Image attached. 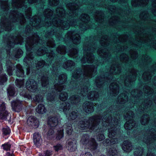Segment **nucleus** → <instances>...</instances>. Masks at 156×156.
Wrapping results in <instances>:
<instances>
[{
  "instance_id": "f257e3e1",
  "label": "nucleus",
  "mask_w": 156,
  "mask_h": 156,
  "mask_svg": "<svg viewBox=\"0 0 156 156\" xmlns=\"http://www.w3.org/2000/svg\"><path fill=\"white\" fill-rule=\"evenodd\" d=\"M82 0H76L75 2L69 3L66 5V7L68 9L69 13L66 14L63 7H61L58 8L56 10V15L52 20L51 23V17L52 15L53 12L49 9H46L44 12L45 17L44 23H42L40 17L35 16L32 18L30 20V25H27L25 29V34L26 35V44L25 45L27 50V55L24 59V62L29 66L31 64V61L33 62L34 56L32 54L33 50L35 49V47L37 46H39L41 43L44 46L45 45V42H44L41 39L40 40L37 34L35 33H33L32 30L33 27L36 29L40 28L42 26L48 27L50 26L51 24L56 27V31L58 29L63 30L68 29L70 26H79L80 29L82 31H84L89 28H93L90 25V17L87 14H83L81 15L79 19L77 21L74 20L73 18L75 16H77L78 11V8L80 6L82 5Z\"/></svg>"
},
{
  "instance_id": "f03ea898",
  "label": "nucleus",
  "mask_w": 156,
  "mask_h": 156,
  "mask_svg": "<svg viewBox=\"0 0 156 156\" xmlns=\"http://www.w3.org/2000/svg\"><path fill=\"white\" fill-rule=\"evenodd\" d=\"M134 31L137 34L136 41V43L137 42V44H134L132 39H128L126 35H117L115 36L113 39H110V41L107 35H103L101 38L100 35L98 37L91 36L89 38L87 37L83 44L84 52L83 57L81 60L82 62L83 63L86 62L92 63L94 61V57L92 52H94L96 49V45L95 44V41L96 40L100 41L101 44L104 47L98 50V54L105 60H108L111 56L110 52L105 47L109 44V42L117 44L119 42L122 45H117V48L118 51H128L131 58L133 60H135L138 55L136 49L134 48L140 47L141 44H144V29L140 27L134 30Z\"/></svg>"
},
{
  "instance_id": "7ed1b4c3",
  "label": "nucleus",
  "mask_w": 156,
  "mask_h": 156,
  "mask_svg": "<svg viewBox=\"0 0 156 156\" xmlns=\"http://www.w3.org/2000/svg\"><path fill=\"white\" fill-rule=\"evenodd\" d=\"M116 108L114 106L110 107L104 112V117L102 119V123L103 126H111L108 129V136L109 138L115 137L118 131L117 127L122 113L119 114V110Z\"/></svg>"
},
{
  "instance_id": "20e7f679",
  "label": "nucleus",
  "mask_w": 156,
  "mask_h": 156,
  "mask_svg": "<svg viewBox=\"0 0 156 156\" xmlns=\"http://www.w3.org/2000/svg\"><path fill=\"white\" fill-rule=\"evenodd\" d=\"M131 97L129 100L127 92L120 94L118 98L117 103L123 104L128 101L135 105H138V109L139 112H142L149 107L152 104V101L150 100H144L142 99L141 96L142 92L140 89H136L132 90L131 92Z\"/></svg>"
},
{
  "instance_id": "39448f33",
  "label": "nucleus",
  "mask_w": 156,
  "mask_h": 156,
  "mask_svg": "<svg viewBox=\"0 0 156 156\" xmlns=\"http://www.w3.org/2000/svg\"><path fill=\"white\" fill-rule=\"evenodd\" d=\"M82 0L83 2V0ZM98 0V2H100L99 4H97L96 5L98 6H103L105 8H107L109 10V12L111 14H113L114 13H118L120 15V16L124 17L122 20H121L120 17L117 16H113L109 21V24L110 25L114 26V27L119 29H121L122 27L126 28L125 23L126 22L129 21V20H126V17L128 18L126 11L125 10H122L121 9H120V11H118V9H116L115 6L103 4L104 2H103L102 0ZM79 1H80V0H79Z\"/></svg>"
},
{
  "instance_id": "423d86ee",
  "label": "nucleus",
  "mask_w": 156,
  "mask_h": 156,
  "mask_svg": "<svg viewBox=\"0 0 156 156\" xmlns=\"http://www.w3.org/2000/svg\"><path fill=\"white\" fill-rule=\"evenodd\" d=\"M55 29H51L50 31L48 32L45 35L46 38H49L46 43L47 46L50 48H53L55 46L54 41L51 38L52 35H55V37L60 41H63L65 42H69L72 41L73 44H79L81 42V38L79 35L76 33L74 31H68L63 38L62 37V31L59 30L58 31L55 32Z\"/></svg>"
},
{
  "instance_id": "0eeeda50",
  "label": "nucleus",
  "mask_w": 156,
  "mask_h": 156,
  "mask_svg": "<svg viewBox=\"0 0 156 156\" xmlns=\"http://www.w3.org/2000/svg\"><path fill=\"white\" fill-rule=\"evenodd\" d=\"M2 17L1 19L0 24V33L4 30L9 31L11 30L12 25L11 22H19L23 25L25 22L23 15L21 13H19L16 10L12 11L9 15Z\"/></svg>"
},
{
  "instance_id": "6e6552de",
  "label": "nucleus",
  "mask_w": 156,
  "mask_h": 156,
  "mask_svg": "<svg viewBox=\"0 0 156 156\" xmlns=\"http://www.w3.org/2000/svg\"><path fill=\"white\" fill-rule=\"evenodd\" d=\"M95 65H83L81 69L76 68L73 71L72 80L75 82L78 79H88L95 75L97 67L99 65L98 61H95Z\"/></svg>"
},
{
  "instance_id": "1a4fd4ad",
  "label": "nucleus",
  "mask_w": 156,
  "mask_h": 156,
  "mask_svg": "<svg viewBox=\"0 0 156 156\" xmlns=\"http://www.w3.org/2000/svg\"><path fill=\"white\" fill-rule=\"evenodd\" d=\"M120 59L121 62L126 64V68L128 67V73L126 74V76L123 80L125 86L129 87L133 82L135 80L136 76H141L142 73L140 72L137 71L133 68L132 65L130 66L131 61L129 59L128 55L126 54H123L120 56Z\"/></svg>"
},
{
  "instance_id": "9d476101",
  "label": "nucleus",
  "mask_w": 156,
  "mask_h": 156,
  "mask_svg": "<svg viewBox=\"0 0 156 156\" xmlns=\"http://www.w3.org/2000/svg\"><path fill=\"white\" fill-rule=\"evenodd\" d=\"M121 72L120 66L118 63L113 64L111 66L109 72L105 73V75L101 76H98L96 77L95 84L98 87L103 86L106 82H109L111 80L114 74H118Z\"/></svg>"
},
{
  "instance_id": "9b49d317",
  "label": "nucleus",
  "mask_w": 156,
  "mask_h": 156,
  "mask_svg": "<svg viewBox=\"0 0 156 156\" xmlns=\"http://www.w3.org/2000/svg\"><path fill=\"white\" fill-rule=\"evenodd\" d=\"M102 117L96 115L89 118L88 120L84 119L79 122V125L82 129L88 128L91 130L95 129L102 120Z\"/></svg>"
},
{
  "instance_id": "f8f14e48",
  "label": "nucleus",
  "mask_w": 156,
  "mask_h": 156,
  "mask_svg": "<svg viewBox=\"0 0 156 156\" xmlns=\"http://www.w3.org/2000/svg\"><path fill=\"white\" fill-rule=\"evenodd\" d=\"M23 37L19 34H15L10 35H6L3 36V39L5 41L7 42L9 46L8 49L6 48L8 55L10 53V48L13 47L15 44H19L21 45L23 42Z\"/></svg>"
},
{
  "instance_id": "ddd939ff",
  "label": "nucleus",
  "mask_w": 156,
  "mask_h": 156,
  "mask_svg": "<svg viewBox=\"0 0 156 156\" xmlns=\"http://www.w3.org/2000/svg\"><path fill=\"white\" fill-rule=\"evenodd\" d=\"M135 138L137 140H142L144 142L148 145L156 140V131L154 129H151L144 134L143 139L140 137V135L135 136Z\"/></svg>"
},
{
  "instance_id": "4468645a",
  "label": "nucleus",
  "mask_w": 156,
  "mask_h": 156,
  "mask_svg": "<svg viewBox=\"0 0 156 156\" xmlns=\"http://www.w3.org/2000/svg\"><path fill=\"white\" fill-rule=\"evenodd\" d=\"M67 75L65 73L60 75L58 77V83L55 84L54 88L56 90L60 92L65 89L66 86L62 85L64 84L67 81Z\"/></svg>"
},
{
  "instance_id": "2eb2a0df",
  "label": "nucleus",
  "mask_w": 156,
  "mask_h": 156,
  "mask_svg": "<svg viewBox=\"0 0 156 156\" xmlns=\"http://www.w3.org/2000/svg\"><path fill=\"white\" fill-rule=\"evenodd\" d=\"M64 128L65 129L66 133L68 134L71 135V134L73 129L71 124L66 123L63 125L62 127L58 130L56 137L57 140H59L63 137Z\"/></svg>"
},
{
  "instance_id": "dca6fc26",
  "label": "nucleus",
  "mask_w": 156,
  "mask_h": 156,
  "mask_svg": "<svg viewBox=\"0 0 156 156\" xmlns=\"http://www.w3.org/2000/svg\"><path fill=\"white\" fill-rule=\"evenodd\" d=\"M149 0H132L131 4L134 7L138 6H144L147 5ZM127 0H119V2L120 3L123 2L125 4V5L126 6V8L127 9L128 4L127 3Z\"/></svg>"
},
{
  "instance_id": "f3484780",
  "label": "nucleus",
  "mask_w": 156,
  "mask_h": 156,
  "mask_svg": "<svg viewBox=\"0 0 156 156\" xmlns=\"http://www.w3.org/2000/svg\"><path fill=\"white\" fill-rule=\"evenodd\" d=\"M156 72V63H154L147 71H145L142 75L143 80L145 81H148L151 79L153 73Z\"/></svg>"
},
{
  "instance_id": "a211bd4d",
  "label": "nucleus",
  "mask_w": 156,
  "mask_h": 156,
  "mask_svg": "<svg viewBox=\"0 0 156 156\" xmlns=\"http://www.w3.org/2000/svg\"><path fill=\"white\" fill-rule=\"evenodd\" d=\"M26 85L27 89L31 92H35L37 89V84L33 79H29L28 80Z\"/></svg>"
},
{
  "instance_id": "6ab92c4d",
  "label": "nucleus",
  "mask_w": 156,
  "mask_h": 156,
  "mask_svg": "<svg viewBox=\"0 0 156 156\" xmlns=\"http://www.w3.org/2000/svg\"><path fill=\"white\" fill-rule=\"evenodd\" d=\"M89 86V84L88 81L83 84L81 83L80 86H78L77 93L83 96H85L87 92Z\"/></svg>"
},
{
  "instance_id": "aec40b11",
  "label": "nucleus",
  "mask_w": 156,
  "mask_h": 156,
  "mask_svg": "<svg viewBox=\"0 0 156 156\" xmlns=\"http://www.w3.org/2000/svg\"><path fill=\"white\" fill-rule=\"evenodd\" d=\"M110 93L112 96H116L119 92V87L115 81L112 83L109 86Z\"/></svg>"
},
{
  "instance_id": "412c9836",
  "label": "nucleus",
  "mask_w": 156,
  "mask_h": 156,
  "mask_svg": "<svg viewBox=\"0 0 156 156\" xmlns=\"http://www.w3.org/2000/svg\"><path fill=\"white\" fill-rule=\"evenodd\" d=\"M83 108L86 113H91L94 111V104L91 101H86L83 104Z\"/></svg>"
},
{
  "instance_id": "4be33fe9",
  "label": "nucleus",
  "mask_w": 156,
  "mask_h": 156,
  "mask_svg": "<svg viewBox=\"0 0 156 156\" xmlns=\"http://www.w3.org/2000/svg\"><path fill=\"white\" fill-rule=\"evenodd\" d=\"M28 125L32 128H36L39 125V122L37 119L34 116L29 117L27 120Z\"/></svg>"
},
{
  "instance_id": "5701e85b",
  "label": "nucleus",
  "mask_w": 156,
  "mask_h": 156,
  "mask_svg": "<svg viewBox=\"0 0 156 156\" xmlns=\"http://www.w3.org/2000/svg\"><path fill=\"white\" fill-rule=\"evenodd\" d=\"M151 61V58L147 55H143L140 58V60H139L137 63H139L140 65L146 66L148 65Z\"/></svg>"
},
{
  "instance_id": "b1692460",
  "label": "nucleus",
  "mask_w": 156,
  "mask_h": 156,
  "mask_svg": "<svg viewBox=\"0 0 156 156\" xmlns=\"http://www.w3.org/2000/svg\"><path fill=\"white\" fill-rule=\"evenodd\" d=\"M75 63L71 60H68L63 64V68L67 70L71 71L74 68Z\"/></svg>"
},
{
  "instance_id": "393cba45",
  "label": "nucleus",
  "mask_w": 156,
  "mask_h": 156,
  "mask_svg": "<svg viewBox=\"0 0 156 156\" xmlns=\"http://www.w3.org/2000/svg\"><path fill=\"white\" fill-rule=\"evenodd\" d=\"M87 97L88 99L91 101H96L99 97V94L96 91H91L87 94Z\"/></svg>"
},
{
  "instance_id": "a878e982",
  "label": "nucleus",
  "mask_w": 156,
  "mask_h": 156,
  "mask_svg": "<svg viewBox=\"0 0 156 156\" xmlns=\"http://www.w3.org/2000/svg\"><path fill=\"white\" fill-rule=\"evenodd\" d=\"M122 147V150L126 152H130L133 148L131 143L128 140H125L123 142Z\"/></svg>"
},
{
  "instance_id": "bb28decb",
  "label": "nucleus",
  "mask_w": 156,
  "mask_h": 156,
  "mask_svg": "<svg viewBox=\"0 0 156 156\" xmlns=\"http://www.w3.org/2000/svg\"><path fill=\"white\" fill-rule=\"evenodd\" d=\"M140 17L142 21H144L143 23L144 24L147 23H151L149 15L147 11H145L142 12L140 15Z\"/></svg>"
},
{
  "instance_id": "cd10ccee",
  "label": "nucleus",
  "mask_w": 156,
  "mask_h": 156,
  "mask_svg": "<svg viewBox=\"0 0 156 156\" xmlns=\"http://www.w3.org/2000/svg\"><path fill=\"white\" fill-rule=\"evenodd\" d=\"M5 66H6L7 72L8 75L10 76H12V75L13 70L14 69L13 64L10 60H7Z\"/></svg>"
},
{
  "instance_id": "c85d7f7f",
  "label": "nucleus",
  "mask_w": 156,
  "mask_h": 156,
  "mask_svg": "<svg viewBox=\"0 0 156 156\" xmlns=\"http://www.w3.org/2000/svg\"><path fill=\"white\" fill-rule=\"evenodd\" d=\"M76 141L75 140H69L67 144L68 150L70 151H74L76 149Z\"/></svg>"
},
{
  "instance_id": "c756f323",
  "label": "nucleus",
  "mask_w": 156,
  "mask_h": 156,
  "mask_svg": "<svg viewBox=\"0 0 156 156\" xmlns=\"http://www.w3.org/2000/svg\"><path fill=\"white\" fill-rule=\"evenodd\" d=\"M12 107L13 109L16 112H20L22 109V105L19 100L13 101L12 103Z\"/></svg>"
},
{
  "instance_id": "7c9ffc66",
  "label": "nucleus",
  "mask_w": 156,
  "mask_h": 156,
  "mask_svg": "<svg viewBox=\"0 0 156 156\" xmlns=\"http://www.w3.org/2000/svg\"><path fill=\"white\" fill-rule=\"evenodd\" d=\"M94 18L96 21L100 23H101L104 20V13L101 11H97L94 15Z\"/></svg>"
},
{
  "instance_id": "2f4dec72",
  "label": "nucleus",
  "mask_w": 156,
  "mask_h": 156,
  "mask_svg": "<svg viewBox=\"0 0 156 156\" xmlns=\"http://www.w3.org/2000/svg\"><path fill=\"white\" fill-rule=\"evenodd\" d=\"M58 123V119L56 117H50L48 118V124L52 128L56 127L57 126Z\"/></svg>"
},
{
  "instance_id": "473e14b6",
  "label": "nucleus",
  "mask_w": 156,
  "mask_h": 156,
  "mask_svg": "<svg viewBox=\"0 0 156 156\" xmlns=\"http://www.w3.org/2000/svg\"><path fill=\"white\" fill-rule=\"evenodd\" d=\"M16 74L18 77H23L24 76V72L21 65L18 64L16 66Z\"/></svg>"
},
{
  "instance_id": "72a5a7b5",
  "label": "nucleus",
  "mask_w": 156,
  "mask_h": 156,
  "mask_svg": "<svg viewBox=\"0 0 156 156\" xmlns=\"http://www.w3.org/2000/svg\"><path fill=\"white\" fill-rule=\"evenodd\" d=\"M135 122L133 120H129L125 124L124 127L125 129L130 130L135 126Z\"/></svg>"
},
{
  "instance_id": "f704fd0d",
  "label": "nucleus",
  "mask_w": 156,
  "mask_h": 156,
  "mask_svg": "<svg viewBox=\"0 0 156 156\" xmlns=\"http://www.w3.org/2000/svg\"><path fill=\"white\" fill-rule=\"evenodd\" d=\"M60 63L59 62H55L53 63L52 65V68L51 69L52 70V73L53 74L57 75L58 74V70L60 66Z\"/></svg>"
},
{
  "instance_id": "c9c22d12",
  "label": "nucleus",
  "mask_w": 156,
  "mask_h": 156,
  "mask_svg": "<svg viewBox=\"0 0 156 156\" xmlns=\"http://www.w3.org/2000/svg\"><path fill=\"white\" fill-rule=\"evenodd\" d=\"M34 141L35 144L37 146L41 145V138L40 135L38 133H35L34 134Z\"/></svg>"
},
{
  "instance_id": "e433bc0d",
  "label": "nucleus",
  "mask_w": 156,
  "mask_h": 156,
  "mask_svg": "<svg viewBox=\"0 0 156 156\" xmlns=\"http://www.w3.org/2000/svg\"><path fill=\"white\" fill-rule=\"evenodd\" d=\"M80 100V97L78 95H72L69 98V100L72 104L78 105Z\"/></svg>"
},
{
  "instance_id": "4c0bfd02",
  "label": "nucleus",
  "mask_w": 156,
  "mask_h": 156,
  "mask_svg": "<svg viewBox=\"0 0 156 156\" xmlns=\"http://www.w3.org/2000/svg\"><path fill=\"white\" fill-rule=\"evenodd\" d=\"M36 110L38 113L43 114L46 112L47 109L43 104H40L37 106Z\"/></svg>"
},
{
  "instance_id": "58836bf2",
  "label": "nucleus",
  "mask_w": 156,
  "mask_h": 156,
  "mask_svg": "<svg viewBox=\"0 0 156 156\" xmlns=\"http://www.w3.org/2000/svg\"><path fill=\"white\" fill-rule=\"evenodd\" d=\"M1 4V7L2 10L6 13V12L9 10V5L8 4L7 1H0Z\"/></svg>"
},
{
  "instance_id": "ea45409f",
  "label": "nucleus",
  "mask_w": 156,
  "mask_h": 156,
  "mask_svg": "<svg viewBox=\"0 0 156 156\" xmlns=\"http://www.w3.org/2000/svg\"><path fill=\"white\" fill-rule=\"evenodd\" d=\"M88 144L89 147L92 150H95L97 148V145L94 138L90 139L89 142Z\"/></svg>"
},
{
  "instance_id": "a19ab883",
  "label": "nucleus",
  "mask_w": 156,
  "mask_h": 156,
  "mask_svg": "<svg viewBox=\"0 0 156 156\" xmlns=\"http://www.w3.org/2000/svg\"><path fill=\"white\" fill-rule=\"evenodd\" d=\"M144 150L142 147H138L134 149L133 154L134 156H143Z\"/></svg>"
},
{
  "instance_id": "79ce46f5",
  "label": "nucleus",
  "mask_w": 156,
  "mask_h": 156,
  "mask_svg": "<svg viewBox=\"0 0 156 156\" xmlns=\"http://www.w3.org/2000/svg\"><path fill=\"white\" fill-rule=\"evenodd\" d=\"M78 50L75 48L71 49L68 53L69 56L73 58H76L78 56Z\"/></svg>"
},
{
  "instance_id": "37998d69",
  "label": "nucleus",
  "mask_w": 156,
  "mask_h": 156,
  "mask_svg": "<svg viewBox=\"0 0 156 156\" xmlns=\"http://www.w3.org/2000/svg\"><path fill=\"white\" fill-rule=\"evenodd\" d=\"M150 118L148 115L145 114L141 118L140 122L143 125H145L147 124L149 121Z\"/></svg>"
},
{
  "instance_id": "c03bdc74",
  "label": "nucleus",
  "mask_w": 156,
  "mask_h": 156,
  "mask_svg": "<svg viewBox=\"0 0 156 156\" xmlns=\"http://www.w3.org/2000/svg\"><path fill=\"white\" fill-rule=\"evenodd\" d=\"M70 108V105L69 103L67 102H63L60 104V108L62 109L63 112H66L69 110Z\"/></svg>"
},
{
  "instance_id": "a18cd8bd",
  "label": "nucleus",
  "mask_w": 156,
  "mask_h": 156,
  "mask_svg": "<svg viewBox=\"0 0 156 156\" xmlns=\"http://www.w3.org/2000/svg\"><path fill=\"white\" fill-rule=\"evenodd\" d=\"M47 56L48 57L47 61L49 63H51L53 60L56 58L55 53L53 51H51L50 52L47 53Z\"/></svg>"
},
{
  "instance_id": "49530a36",
  "label": "nucleus",
  "mask_w": 156,
  "mask_h": 156,
  "mask_svg": "<svg viewBox=\"0 0 156 156\" xmlns=\"http://www.w3.org/2000/svg\"><path fill=\"white\" fill-rule=\"evenodd\" d=\"M7 90L9 96H13L14 95L15 91L14 85H10L8 88Z\"/></svg>"
},
{
  "instance_id": "de8ad7c7",
  "label": "nucleus",
  "mask_w": 156,
  "mask_h": 156,
  "mask_svg": "<svg viewBox=\"0 0 156 156\" xmlns=\"http://www.w3.org/2000/svg\"><path fill=\"white\" fill-rule=\"evenodd\" d=\"M66 47L63 45L58 46L56 49V51L60 54H64L66 52Z\"/></svg>"
},
{
  "instance_id": "09e8293b",
  "label": "nucleus",
  "mask_w": 156,
  "mask_h": 156,
  "mask_svg": "<svg viewBox=\"0 0 156 156\" xmlns=\"http://www.w3.org/2000/svg\"><path fill=\"white\" fill-rule=\"evenodd\" d=\"M90 140L89 136L87 134H84L83 135L80 141L83 144H88Z\"/></svg>"
},
{
  "instance_id": "8fccbe9b",
  "label": "nucleus",
  "mask_w": 156,
  "mask_h": 156,
  "mask_svg": "<svg viewBox=\"0 0 156 156\" xmlns=\"http://www.w3.org/2000/svg\"><path fill=\"white\" fill-rule=\"evenodd\" d=\"M77 117V112L72 111L70 112L68 115V119L69 120L75 119Z\"/></svg>"
},
{
  "instance_id": "3c124183",
  "label": "nucleus",
  "mask_w": 156,
  "mask_h": 156,
  "mask_svg": "<svg viewBox=\"0 0 156 156\" xmlns=\"http://www.w3.org/2000/svg\"><path fill=\"white\" fill-rule=\"evenodd\" d=\"M68 98V93L67 92L63 91L60 94L59 98L61 100L65 101Z\"/></svg>"
},
{
  "instance_id": "603ef678",
  "label": "nucleus",
  "mask_w": 156,
  "mask_h": 156,
  "mask_svg": "<svg viewBox=\"0 0 156 156\" xmlns=\"http://www.w3.org/2000/svg\"><path fill=\"white\" fill-rule=\"evenodd\" d=\"M46 48L45 47L40 48L37 51V54L38 55H42L47 53Z\"/></svg>"
},
{
  "instance_id": "864d4df0",
  "label": "nucleus",
  "mask_w": 156,
  "mask_h": 156,
  "mask_svg": "<svg viewBox=\"0 0 156 156\" xmlns=\"http://www.w3.org/2000/svg\"><path fill=\"white\" fill-rule=\"evenodd\" d=\"M118 152L117 150L115 148H111L109 150L108 154L110 156H116Z\"/></svg>"
},
{
  "instance_id": "5fc2aeb1",
  "label": "nucleus",
  "mask_w": 156,
  "mask_h": 156,
  "mask_svg": "<svg viewBox=\"0 0 156 156\" xmlns=\"http://www.w3.org/2000/svg\"><path fill=\"white\" fill-rule=\"evenodd\" d=\"M7 80V76L5 73H3L0 76V85H3Z\"/></svg>"
},
{
  "instance_id": "6e6d98bb",
  "label": "nucleus",
  "mask_w": 156,
  "mask_h": 156,
  "mask_svg": "<svg viewBox=\"0 0 156 156\" xmlns=\"http://www.w3.org/2000/svg\"><path fill=\"white\" fill-rule=\"evenodd\" d=\"M144 91L145 93L147 94H150L154 92L153 89L147 86H145L144 88Z\"/></svg>"
},
{
  "instance_id": "4d7b16f0",
  "label": "nucleus",
  "mask_w": 156,
  "mask_h": 156,
  "mask_svg": "<svg viewBox=\"0 0 156 156\" xmlns=\"http://www.w3.org/2000/svg\"><path fill=\"white\" fill-rule=\"evenodd\" d=\"M41 83L43 87H46L48 84V78L46 76H43L41 79Z\"/></svg>"
},
{
  "instance_id": "13d9d810",
  "label": "nucleus",
  "mask_w": 156,
  "mask_h": 156,
  "mask_svg": "<svg viewBox=\"0 0 156 156\" xmlns=\"http://www.w3.org/2000/svg\"><path fill=\"white\" fill-rule=\"evenodd\" d=\"M97 140L99 141L105 139V136L102 131L98 133L97 135Z\"/></svg>"
},
{
  "instance_id": "bf43d9fd",
  "label": "nucleus",
  "mask_w": 156,
  "mask_h": 156,
  "mask_svg": "<svg viewBox=\"0 0 156 156\" xmlns=\"http://www.w3.org/2000/svg\"><path fill=\"white\" fill-rule=\"evenodd\" d=\"M134 115L133 112L131 111H128L125 116V118L126 120H128L133 118Z\"/></svg>"
},
{
  "instance_id": "052dcab7",
  "label": "nucleus",
  "mask_w": 156,
  "mask_h": 156,
  "mask_svg": "<svg viewBox=\"0 0 156 156\" xmlns=\"http://www.w3.org/2000/svg\"><path fill=\"white\" fill-rule=\"evenodd\" d=\"M6 110V107L5 105L4 102L2 101H0V112H1V115H2L3 111Z\"/></svg>"
},
{
  "instance_id": "680f3d73",
  "label": "nucleus",
  "mask_w": 156,
  "mask_h": 156,
  "mask_svg": "<svg viewBox=\"0 0 156 156\" xmlns=\"http://www.w3.org/2000/svg\"><path fill=\"white\" fill-rule=\"evenodd\" d=\"M45 64V62L44 60H41L38 62L36 65V67L37 69H39L42 67Z\"/></svg>"
},
{
  "instance_id": "e2e57ef3",
  "label": "nucleus",
  "mask_w": 156,
  "mask_h": 156,
  "mask_svg": "<svg viewBox=\"0 0 156 156\" xmlns=\"http://www.w3.org/2000/svg\"><path fill=\"white\" fill-rule=\"evenodd\" d=\"M54 150L55 151H58L62 150L63 149L62 145L60 144H57L56 145L53 146Z\"/></svg>"
},
{
  "instance_id": "0e129e2a",
  "label": "nucleus",
  "mask_w": 156,
  "mask_h": 156,
  "mask_svg": "<svg viewBox=\"0 0 156 156\" xmlns=\"http://www.w3.org/2000/svg\"><path fill=\"white\" fill-rule=\"evenodd\" d=\"M2 131L3 134L5 135H7L9 134L10 132L9 128L7 126L3 128Z\"/></svg>"
},
{
  "instance_id": "69168bd1",
  "label": "nucleus",
  "mask_w": 156,
  "mask_h": 156,
  "mask_svg": "<svg viewBox=\"0 0 156 156\" xmlns=\"http://www.w3.org/2000/svg\"><path fill=\"white\" fill-rule=\"evenodd\" d=\"M153 1L152 5L153 8L152 11L153 14L155 16H156V0H151Z\"/></svg>"
},
{
  "instance_id": "338daca9",
  "label": "nucleus",
  "mask_w": 156,
  "mask_h": 156,
  "mask_svg": "<svg viewBox=\"0 0 156 156\" xmlns=\"http://www.w3.org/2000/svg\"><path fill=\"white\" fill-rule=\"evenodd\" d=\"M49 4L51 6H56L58 4L59 0H48Z\"/></svg>"
},
{
  "instance_id": "774afa93",
  "label": "nucleus",
  "mask_w": 156,
  "mask_h": 156,
  "mask_svg": "<svg viewBox=\"0 0 156 156\" xmlns=\"http://www.w3.org/2000/svg\"><path fill=\"white\" fill-rule=\"evenodd\" d=\"M23 53V52L22 50L20 49H18L15 55V57L16 58H19L22 56Z\"/></svg>"
}]
</instances>
